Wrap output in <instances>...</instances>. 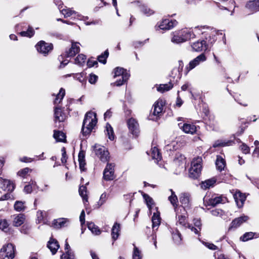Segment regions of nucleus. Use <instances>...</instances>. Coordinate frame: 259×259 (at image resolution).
<instances>
[{"label":"nucleus","instance_id":"37","mask_svg":"<svg viewBox=\"0 0 259 259\" xmlns=\"http://www.w3.org/2000/svg\"><path fill=\"white\" fill-rule=\"evenodd\" d=\"M151 157L153 159H155L157 162L161 160V154L160 152L159 149L156 147H154L151 148Z\"/></svg>","mask_w":259,"mask_h":259},{"label":"nucleus","instance_id":"57","mask_svg":"<svg viewBox=\"0 0 259 259\" xmlns=\"http://www.w3.org/2000/svg\"><path fill=\"white\" fill-rule=\"evenodd\" d=\"M65 250H66L65 252L64 253H67V252L68 254L72 255V253L73 255V258H75V254L74 252L71 249L70 245L67 242V239L65 241Z\"/></svg>","mask_w":259,"mask_h":259},{"label":"nucleus","instance_id":"13","mask_svg":"<svg viewBox=\"0 0 259 259\" xmlns=\"http://www.w3.org/2000/svg\"><path fill=\"white\" fill-rule=\"evenodd\" d=\"M256 116H253V119H252L251 117H248L247 119L244 118H241L240 120V125H239L238 127V130L236 133V135L237 136H240L242 135L244 132L245 129L247 128L248 125L252 122V121H255L257 120V118L255 117Z\"/></svg>","mask_w":259,"mask_h":259},{"label":"nucleus","instance_id":"1","mask_svg":"<svg viewBox=\"0 0 259 259\" xmlns=\"http://www.w3.org/2000/svg\"><path fill=\"white\" fill-rule=\"evenodd\" d=\"M97 123L96 114L92 111L86 113L83 120L81 133L83 137L89 136Z\"/></svg>","mask_w":259,"mask_h":259},{"label":"nucleus","instance_id":"64","mask_svg":"<svg viewBox=\"0 0 259 259\" xmlns=\"http://www.w3.org/2000/svg\"><path fill=\"white\" fill-rule=\"evenodd\" d=\"M107 199V194L106 193H103L101 194L100 200L98 202V205L99 206L102 205L106 201Z\"/></svg>","mask_w":259,"mask_h":259},{"label":"nucleus","instance_id":"51","mask_svg":"<svg viewBox=\"0 0 259 259\" xmlns=\"http://www.w3.org/2000/svg\"><path fill=\"white\" fill-rule=\"evenodd\" d=\"M178 223L180 225L184 226L185 227H187L188 226V224H189L187 223V217L184 215V214H180L178 215Z\"/></svg>","mask_w":259,"mask_h":259},{"label":"nucleus","instance_id":"9","mask_svg":"<svg viewBox=\"0 0 259 259\" xmlns=\"http://www.w3.org/2000/svg\"><path fill=\"white\" fill-rule=\"evenodd\" d=\"M35 48L38 53L46 56L53 50L54 46L52 43H47L44 40H40L36 44Z\"/></svg>","mask_w":259,"mask_h":259},{"label":"nucleus","instance_id":"27","mask_svg":"<svg viewBox=\"0 0 259 259\" xmlns=\"http://www.w3.org/2000/svg\"><path fill=\"white\" fill-rule=\"evenodd\" d=\"M170 191L171 194V195L168 197V199L173 206L175 211L176 213H178L179 208L178 206V199L177 196L172 189H170Z\"/></svg>","mask_w":259,"mask_h":259},{"label":"nucleus","instance_id":"42","mask_svg":"<svg viewBox=\"0 0 259 259\" xmlns=\"http://www.w3.org/2000/svg\"><path fill=\"white\" fill-rule=\"evenodd\" d=\"M106 131L107 132L108 138L111 141H113L115 139V135L114 134L113 127L108 122L106 124Z\"/></svg>","mask_w":259,"mask_h":259},{"label":"nucleus","instance_id":"19","mask_svg":"<svg viewBox=\"0 0 259 259\" xmlns=\"http://www.w3.org/2000/svg\"><path fill=\"white\" fill-rule=\"evenodd\" d=\"M178 125L184 132L186 134H190L192 135L196 133L197 127L199 128V126H196L193 123H179Z\"/></svg>","mask_w":259,"mask_h":259},{"label":"nucleus","instance_id":"14","mask_svg":"<svg viewBox=\"0 0 259 259\" xmlns=\"http://www.w3.org/2000/svg\"><path fill=\"white\" fill-rule=\"evenodd\" d=\"M206 60V57L204 53H202L197 57L194 58L193 60L191 61L189 64L186 67L185 74L187 75L188 73L194 68L196 66L199 64L201 62H204Z\"/></svg>","mask_w":259,"mask_h":259},{"label":"nucleus","instance_id":"16","mask_svg":"<svg viewBox=\"0 0 259 259\" xmlns=\"http://www.w3.org/2000/svg\"><path fill=\"white\" fill-rule=\"evenodd\" d=\"M233 193V197L235 201L238 208H242L244 204V202L246 199V196L245 193H242L240 190H236V191Z\"/></svg>","mask_w":259,"mask_h":259},{"label":"nucleus","instance_id":"36","mask_svg":"<svg viewBox=\"0 0 259 259\" xmlns=\"http://www.w3.org/2000/svg\"><path fill=\"white\" fill-rule=\"evenodd\" d=\"M174 87L173 83L170 81L168 83L161 84L157 88V90L159 92L163 93L171 90Z\"/></svg>","mask_w":259,"mask_h":259},{"label":"nucleus","instance_id":"47","mask_svg":"<svg viewBox=\"0 0 259 259\" xmlns=\"http://www.w3.org/2000/svg\"><path fill=\"white\" fill-rule=\"evenodd\" d=\"M65 95V90L64 89L61 88L60 89L59 93L56 95V98L54 101V104H56L60 103L62 100L63 99Z\"/></svg>","mask_w":259,"mask_h":259},{"label":"nucleus","instance_id":"62","mask_svg":"<svg viewBox=\"0 0 259 259\" xmlns=\"http://www.w3.org/2000/svg\"><path fill=\"white\" fill-rule=\"evenodd\" d=\"M203 244L207 247L208 249L212 250H215L218 249V247L213 244L212 243H209V242H204Z\"/></svg>","mask_w":259,"mask_h":259},{"label":"nucleus","instance_id":"11","mask_svg":"<svg viewBox=\"0 0 259 259\" xmlns=\"http://www.w3.org/2000/svg\"><path fill=\"white\" fill-rule=\"evenodd\" d=\"M178 24V22L175 19H162L158 23L155 27H158L163 30H167L172 29Z\"/></svg>","mask_w":259,"mask_h":259},{"label":"nucleus","instance_id":"48","mask_svg":"<svg viewBox=\"0 0 259 259\" xmlns=\"http://www.w3.org/2000/svg\"><path fill=\"white\" fill-rule=\"evenodd\" d=\"M130 76V73H126L125 74L123 75V77H121V78L117 79L115 82L114 84L117 87H119L123 84L124 83L126 82L129 79Z\"/></svg>","mask_w":259,"mask_h":259},{"label":"nucleus","instance_id":"22","mask_svg":"<svg viewBox=\"0 0 259 259\" xmlns=\"http://www.w3.org/2000/svg\"><path fill=\"white\" fill-rule=\"evenodd\" d=\"M85 151L81 149L78 155V160L79 162V167L81 172L86 171L87 168L85 167L87 164L85 159Z\"/></svg>","mask_w":259,"mask_h":259},{"label":"nucleus","instance_id":"26","mask_svg":"<svg viewBox=\"0 0 259 259\" xmlns=\"http://www.w3.org/2000/svg\"><path fill=\"white\" fill-rule=\"evenodd\" d=\"M155 209L156 211L153 213V215L152 217V228L153 229L160 225L161 221L160 213L159 211H158V208L156 207Z\"/></svg>","mask_w":259,"mask_h":259},{"label":"nucleus","instance_id":"61","mask_svg":"<svg viewBox=\"0 0 259 259\" xmlns=\"http://www.w3.org/2000/svg\"><path fill=\"white\" fill-rule=\"evenodd\" d=\"M12 192H8L6 194L2 195L0 198V201L7 200L9 199H14L13 195L11 194Z\"/></svg>","mask_w":259,"mask_h":259},{"label":"nucleus","instance_id":"4","mask_svg":"<svg viewBox=\"0 0 259 259\" xmlns=\"http://www.w3.org/2000/svg\"><path fill=\"white\" fill-rule=\"evenodd\" d=\"M165 105V101L162 99H159L153 106V111L150 114L151 119L153 120H158L162 115L163 107Z\"/></svg>","mask_w":259,"mask_h":259},{"label":"nucleus","instance_id":"58","mask_svg":"<svg viewBox=\"0 0 259 259\" xmlns=\"http://www.w3.org/2000/svg\"><path fill=\"white\" fill-rule=\"evenodd\" d=\"M98 79V76L94 73H91L89 75V82L92 84H95Z\"/></svg>","mask_w":259,"mask_h":259},{"label":"nucleus","instance_id":"25","mask_svg":"<svg viewBox=\"0 0 259 259\" xmlns=\"http://www.w3.org/2000/svg\"><path fill=\"white\" fill-rule=\"evenodd\" d=\"M47 247L50 249L52 253L55 254L60 247V245L58 241L52 237L48 242Z\"/></svg>","mask_w":259,"mask_h":259},{"label":"nucleus","instance_id":"12","mask_svg":"<svg viewBox=\"0 0 259 259\" xmlns=\"http://www.w3.org/2000/svg\"><path fill=\"white\" fill-rule=\"evenodd\" d=\"M127 125L129 131L135 137H138L139 135V125L137 120L131 117L127 120Z\"/></svg>","mask_w":259,"mask_h":259},{"label":"nucleus","instance_id":"5","mask_svg":"<svg viewBox=\"0 0 259 259\" xmlns=\"http://www.w3.org/2000/svg\"><path fill=\"white\" fill-rule=\"evenodd\" d=\"M94 150L96 155L103 162H109L110 156L107 148L104 146L95 144L94 146Z\"/></svg>","mask_w":259,"mask_h":259},{"label":"nucleus","instance_id":"20","mask_svg":"<svg viewBox=\"0 0 259 259\" xmlns=\"http://www.w3.org/2000/svg\"><path fill=\"white\" fill-rule=\"evenodd\" d=\"M223 201V198L221 196H218L215 194L213 195L211 198L208 200H204V204L206 206H210L212 207L215 206L217 204L221 203Z\"/></svg>","mask_w":259,"mask_h":259},{"label":"nucleus","instance_id":"43","mask_svg":"<svg viewBox=\"0 0 259 259\" xmlns=\"http://www.w3.org/2000/svg\"><path fill=\"white\" fill-rule=\"evenodd\" d=\"M140 192L141 193L143 198L146 201L147 207H148L149 210H150L151 209L152 205L154 203L153 199L150 196H149V195H148L147 194H146L142 191Z\"/></svg>","mask_w":259,"mask_h":259},{"label":"nucleus","instance_id":"8","mask_svg":"<svg viewBox=\"0 0 259 259\" xmlns=\"http://www.w3.org/2000/svg\"><path fill=\"white\" fill-rule=\"evenodd\" d=\"M78 42H72L71 47L66 50V51L62 53L58 57V60L61 61L65 58L73 57L80 52V47L78 45Z\"/></svg>","mask_w":259,"mask_h":259},{"label":"nucleus","instance_id":"17","mask_svg":"<svg viewBox=\"0 0 259 259\" xmlns=\"http://www.w3.org/2000/svg\"><path fill=\"white\" fill-rule=\"evenodd\" d=\"M249 220V217L244 214L240 217L236 218L233 220L231 223L228 230L230 231L233 229H236L240 227L243 223L246 222Z\"/></svg>","mask_w":259,"mask_h":259},{"label":"nucleus","instance_id":"34","mask_svg":"<svg viewBox=\"0 0 259 259\" xmlns=\"http://www.w3.org/2000/svg\"><path fill=\"white\" fill-rule=\"evenodd\" d=\"M25 219L26 216L24 213H19L14 218L13 225L15 227H19L23 224Z\"/></svg>","mask_w":259,"mask_h":259},{"label":"nucleus","instance_id":"49","mask_svg":"<svg viewBox=\"0 0 259 259\" xmlns=\"http://www.w3.org/2000/svg\"><path fill=\"white\" fill-rule=\"evenodd\" d=\"M255 233L252 232H246L240 238V240L243 242H246L253 239L254 237Z\"/></svg>","mask_w":259,"mask_h":259},{"label":"nucleus","instance_id":"18","mask_svg":"<svg viewBox=\"0 0 259 259\" xmlns=\"http://www.w3.org/2000/svg\"><path fill=\"white\" fill-rule=\"evenodd\" d=\"M0 188L4 191L12 192L15 188V185L10 180L0 178Z\"/></svg>","mask_w":259,"mask_h":259},{"label":"nucleus","instance_id":"15","mask_svg":"<svg viewBox=\"0 0 259 259\" xmlns=\"http://www.w3.org/2000/svg\"><path fill=\"white\" fill-rule=\"evenodd\" d=\"M64 108H62L59 106H56L54 107V121L56 122L57 121L61 122H64L66 118L67 115L66 113L64 112Z\"/></svg>","mask_w":259,"mask_h":259},{"label":"nucleus","instance_id":"38","mask_svg":"<svg viewBox=\"0 0 259 259\" xmlns=\"http://www.w3.org/2000/svg\"><path fill=\"white\" fill-rule=\"evenodd\" d=\"M67 220L64 218H59L54 220L53 222V226L56 229H60L65 226Z\"/></svg>","mask_w":259,"mask_h":259},{"label":"nucleus","instance_id":"60","mask_svg":"<svg viewBox=\"0 0 259 259\" xmlns=\"http://www.w3.org/2000/svg\"><path fill=\"white\" fill-rule=\"evenodd\" d=\"M230 143V141L228 142H222L221 141H216L214 144H213V147L217 148V147H224L226 146H228V143Z\"/></svg>","mask_w":259,"mask_h":259},{"label":"nucleus","instance_id":"10","mask_svg":"<svg viewBox=\"0 0 259 259\" xmlns=\"http://www.w3.org/2000/svg\"><path fill=\"white\" fill-rule=\"evenodd\" d=\"M180 202L181 203L179 206V210L187 213V210L191 208L190 195L187 193H182L180 196Z\"/></svg>","mask_w":259,"mask_h":259},{"label":"nucleus","instance_id":"53","mask_svg":"<svg viewBox=\"0 0 259 259\" xmlns=\"http://www.w3.org/2000/svg\"><path fill=\"white\" fill-rule=\"evenodd\" d=\"M31 171V169L29 168V167H25L19 170L17 175L22 178H25L27 176L28 173Z\"/></svg>","mask_w":259,"mask_h":259},{"label":"nucleus","instance_id":"30","mask_svg":"<svg viewBox=\"0 0 259 259\" xmlns=\"http://www.w3.org/2000/svg\"><path fill=\"white\" fill-rule=\"evenodd\" d=\"M217 182V179L215 177L202 181L200 183L201 188L204 190L209 189L210 187L214 186Z\"/></svg>","mask_w":259,"mask_h":259},{"label":"nucleus","instance_id":"28","mask_svg":"<svg viewBox=\"0 0 259 259\" xmlns=\"http://www.w3.org/2000/svg\"><path fill=\"white\" fill-rule=\"evenodd\" d=\"M120 147L123 150H129L132 149V144L129 138L121 136L120 140Z\"/></svg>","mask_w":259,"mask_h":259},{"label":"nucleus","instance_id":"32","mask_svg":"<svg viewBox=\"0 0 259 259\" xmlns=\"http://www.w3.org/2000/svg\"><path fill=\"white\" fill-rule=\"evenodd\" d=\"M89 182L86 183L84 185L80 186L78 189L79 195L81 197L84 204L88 202V195L87 194V185H89Z\"/></svg>","mask_w":259,"mask_h":259},{"label":"nucleus","instance_id":"46","mask_svg":"<svg viewBox=\"0 0 259 259\" xmlns=\"http://www.w3.org/2000/svg\"><path fill=\"white\" fill-rule=\"evenodd\" d=\"M35 34V31L32 27L29 26L27 31H22L19 33L21 36L31 38Z\"/></svg>","mask_w":259,"mask_h":259},{"label":"nucleus","instance_id":"45","mask_svg":"<svg viewBox=\"0 0 259 259\" xmlns=\"http://www.w3.org/2000/svg\"><path fill=\"white\" fill-rule=\"evenodd\" d=\"M109 55L108 50H105L103 53H102L100 55L98 56L97 57V60L101 63L103 64H105L107 62V59Z\"/></svg>","mask_w":259,"mask_h":259},{"label":"nucleus","instance_id":"33","mask_svg":"<svg viewBox=\"0 0 259 259\" xmlns=\"http://www.w3.org/2000/svg\"><path fill=\"white\" fill-rule=\"evenodd\" d=\"M53 137L58 142H66V136L62 131L54 130Z\"/></svg>","mask_w":259,"mask_h":259},{"label":"nucleus","instance_id":"3","mask_svg":"<svg viewBox=\"0 0 259 259\" xmlns=\"http://www.w3.org/2000/svg\"><path fill=\"white\" fill-rule=\"evenodd\" d=\"M202 159L197 157L191 162V167L189 169V177L193 180H197L200 177L202 168Z\"/></svg>","mask_w":259,"mask_h":259},{"label":"nucleus","instance_id":"59","mask_svg":"<svg viewBox=\"0 0 259 259\" xmlns=\"http://www.w3.org/2000/svg\"><path fill=\"white\" fill-rule=\"evenodd\" d=\"M211 214L214 217L222 216L224 212L222 209L215 208L210 211Z\"/></svg>","mask_w":259,"mask_h":259},{"label":"nucleus","instance_id":"31","mask_svg":"<svg viewBox=\"0 0 259 259\" xmlns=\"http://www.w3.org/2000/svg\"><path fill=\"white\" fill-rule=\"evenodd\" d=\"M120 224L117 222H115L111 229L112 239L115 241L118 238L120 232Z\"/></svg>","mask_w":259,"mask_h":259},{"label":"nucleus","instance_id":"40","mask_svg":"<svg viewBox=\"0 0 259 259\" xmlns=\"http://www.w3.org/2000/svg\"><path fill=\"white\" fill-rule=\"evenodd\" d=\"M113 73H114L113 77L115 78L118 76L123 77V75L125 74L126 73H128L126 69L120 67H116L113 70Z\"/></svg>","mask_w":259,"mask_h":259},{"label":"nucleus","instance_id":"7","mask_svg":"<svg viewBox=\"0 0 259 259\" xmlns=\"http://www.w3.org/2000/svg\"><path fill=\"white\" fill-rule=\"evenodd\" d=\"M115 164L114 163L107 162L103 170V179L105 181H111L116 178L115 173Z\"/></svg>","mask_w":259,"mask_h":259},{"label":"nucleus","instance_id":"44","mask_svg":"<svg viewBox=\"0 0 259 259\" xmlns=\"http://www.w3.org/2000/svg\"><path fill=\"white\" fill-rule=\"evenodd\" d=\"M25 202L22 201H16L14 205V209L18 212L23 211L25 210L26 206L24 205Z\"/></svg>","mask_w":259,"mask_h":259},{"label":"nucleus","instance_id":"56","mask_svg":"<svg viewBox=\"0 0 259 259\" xmlns=\"http://www.w3.org/2000/svg\"><path fill=\"white\" fill-rule=\"evenodd\" d=\"M61 11L65 17H70L74 13V11L70 9H63Z\"/></svg>","mask_w":259,"mask_h":259},{"label":"nucleus","instance_id":"35","mask_svg":"<svg viewBox=\"0 0 259 259\" xmlns=\"http://www.w3.org/2000/svg\"><path fill=\"white\" fill-rule=\"evenodd\" d=\"M215 165L217 169L220 171H222L224 169L226 166V160L221 156L217 155L215 161Z\"/></svg>","mask_w":259,"mask_h":259},{"label":"nucleus","instance_id":"29","mask_svg":"<svg viewBox=\"0 0 259 259\" xmlns=\"http://www.w3.org/2000/svg\"><path fill=\"white\" fill-rule=\"evenodd\" d=\"M9 224L6 219L0 220V229L9 235L13 234V229L9 227Z\"/></svg>","mask_w":259,"mask_h":259},{"label":"nucleus","instance_id":"54","mask_svg":"<svg viewBox=\"0 0 259 259\" xmlns=\"http://www.w3.org/2000/svg\"><path fill=\"white\" fill-rule=\"evenodd\" d=\"M62 152V157L61 159V162L63 164H65L67 162V160L68 159V156L66 153V148L65 147H63L61 148Z\"/></svg>","mask_w":259,"mask_h":259},{"label":"nucleus","instance_id":"55","mask_svg":"<svg viewBox=\"0 0 259 259\" xmlns=\"http://www.w3.org/2000/svg\"><path fill=\"white\" fill-rule=\"evenodd\" d=\"M87 66L89 68L93 67L95 66L97 67L98 66V61L94 60L93 57H91L87 61Z\"/></svg>","mask_w":259,"mask_h":259},{"label":"nucleus","instance_id":"21","mask_svg":"<svg viewBox=\"0 0 259 259\" xmlns=\"http://www.w3.org/2000/svg\"><path fill=\"white\" fill-rule=\"evenodd\" d=\"M193 50L196 52H201L202 51H205L207 49V44L206 41L204 39L198 40V41L194 42L191 45Z\"/></svg>","mask_w":259,"mask_h":259},{"label":"nucleus","instance_id":"39","mask_svg":"<svg viewBox=\"0 0 259 259\" xmlns=\"http://www.w3.org/2000/svg\"><path fill=\"white\" fill-rule=\"evenodd\" d=\"M172 237L174 242L176 244L180 245L181 244L182 236L181 233L178 229H176L175 231H173L172 233Z\"/></svg>","mask_w":259,"mask_h":259},{"label":"nucleus","instance_id":"2","mask_svg":"<svg viewBox=\"0 0 259 259\" xmlns=\"http://www.w3.org/2000/svg\"><path fill=\"white\" fill-rule=\"evenodd\" d=\"M171 41L174 44H181L195 37L194 33L187 29H181L171 33Z\"/></svg>","mask_w":259,"mask_h":259},{"label":"nucleus","instance_id":"52","mask_svg":"<svg viewBox=\"0 0 259 259\" xmlns=\"http://www.w3.org/2000/svg\"><path fill=\"white\" fill-rule=\"evenodd\" d=\"M132 257H133V259H142V254L141 253V251L135 245H134Z\"/></svg>","mask_w":259,"mask_h":259},{"label":"nucleus","instance_id":"50","mask_svg":"<svg viewBox=\"0 0 259 259\" xmlns=\"http://www.w3.org/2000/svg\"><path fill=\"white\" fill-rule=\"evenodd\" d=\"M86 59L87 57L85 55L80 54L75 58V63L79 66H82L84 64Z\"/></svg>","mask_w":259,"mask_h":259},{"label":"nucleus","instance_id":"6","mask_svg":"<svg viewBox=\"0 0 259 259\" xmlns=\"http://www.w3.org/2000/svg\"><path fill=\"white\" fill-rule=\"evenodd\" d=\"M16 248L12 243L4 245L0 250V259H13L15 256Z\"/></svg>","mask_w":259,"mask_h":259},{"label":"nucleus","instance_id":"24","mask_svg":"<svg viewBox=\"0 0 259 259\" xmlns=\"http://www.w3.org/2000/svg\"><path fill=\"white\" fill-rule=\"evenodd\" d=\"M245 8L252 13L259 11V0H249L246 5Z\"/></svg>","mask_w":259,"mask_h":259},{"label":"nucleus","instance_id":"41","mask_svg":"<svg viewBox=\"0 0 259 259\" xmlns=\"http://www.w3.org/2000/svg\"><path fill=\"white\" fill-rule=\"evenodd\" d=\"M87 225L88 229L91 230L93 234L99 235L101 233V230L93 222H88Z\"/></svg>","mask_w":259,"mask_h":259},{"label":"nucleus","instance_id":"63","mask_svg":"<svg viewBox=\"0 0 259 259\" xmlns=\"http://www.w3.org/2000/svg\"><path fill=\"white\" fill-rule=\"evenodd\" d=\"M240 148L242 152L244 154H248L250 152V148L245 144L243 143L240 145Z\"/></svg>","mask_w":259,"mask_h":259},{"label":"nucleus","instance_id":"23","mask_svg":"<svg viewBox=\"0 0 259 259\" xmlns=\"http://www.w3.org/2000/svg\"><path fill=\"white\" fill-rule=\"evenodd\" d=\"M202 34L204 36L206 40L212 44L215 40L216 35L215 31L207 27L206 30L202 32Z\"/></svg>","mask_w":259,"mask_h":259}]
</instances>
